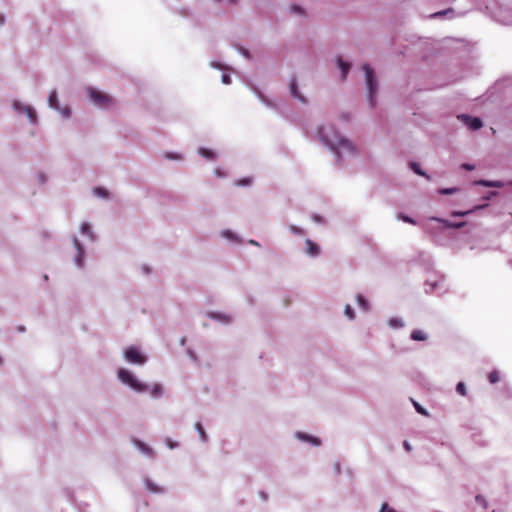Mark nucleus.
Wrapping results in <instances>:
<instances>
[{"label":"nucleus","instance_id":"obj_27","mask_svg":"<svg viewBox=\"0 0 512 512\" xmlns=\"http://www.w3.org/2000/svg\"><path fill=\"white\" fill-rule=\"evenodd\" d=\"M456 191H458V188H442L439 190V193L440 194H443V195H450V194H453L455 193Z\"/></svg>","mask_w":512,"mask_h":512},{"label":"nucleus","instance_id":"obj_16","mask_svg":"<svg viewBox=\"0 0 512 512\" xmlns=\"http://www.w3.org/2000/svg\"><path fill=\"white\" fill-rule=\"evenodd\" d=\"M478 185L485 186V187H495L500 188L503 186L502 182L500 181H488V180H479L476 182Z\"/></svg>","mask_w":512,"mask_h":512},{"label":"nucleus","instance_id":"obj_11","mask_svg":"<svg viewBox=\"0 0 512 512\" xmlns=\"http://www.w3.org/2000/svg\"><path fill=\"white\" fill-rule=\"evenodd\" d=\"M290 92H291V95L299 100L300 102L302 103H306V99L304 98V96L299 92V89H298V86H297V81L296 79H292L291 80V83H290Z\"/></svg>","mask_w":512,"mask_h":512},{"label":"nucleus","instance_id":"obj_43","mask_svg":"<svg viewBox=\"0 0 512 512\" xmlns=\"http://www.w3.org/2000/svg\"><path fill=\"white\" fill-rule=\"evenodd\" d=\"M410 337L411 339L416 340V329L411 331Z\"/></svg>","mask_w":512,"mask_h":512},{"label":"nucleus","instance_id":"obj_20","mask_svg":"<svg viewBox=\"0 0 512 512\" xmlns=\"http://www.w3.org/2000/svg\"><path fill=\"white\" fill-rule=\"evenodd\" d=\"M195 429L198 431L199 433V436H200V439L202 441H206L207 440V435H206V432L202 426V424L200 422H196L195 423Z\"/></svg>","mask_w":512,"mask_h":512},{"label":"nucleus","instance_id":"obj_24","mask_svg":"<svg viewBox=\"0 0 512 512\" xmlns=\"http://www.w3.org/2000/svg\"><path fill=\"white\" fill-rule=\"evenodd\" d=\"M357 302L363 310H368V302L362 295L357 296Z\"/></svg>","mask_w":512,"mask_h":512},{"label":"nucleus","instance_id":"obj_45","mask_svg":"<svg viewBox=\"0 0 512 512\" xmlns=\"http://www.w3.org/2000/svg\"><path fill=\"white\" fill-rule=\"evenodd\" d=\"M313 219H314L315 221H321V217H320V216H317V215H315V216L313 217Z\"/></svg>","mask_w":512,"mask_h":512},{"label":"nucleus","instance_id":"obj_46","mask_svg":"<svg viewBox=\"0 0 512 512\" xmlns=\"http://www.w3.org/2000/svg\"><path fill=\"white\" fill-rule=\"evenodd\" d=\"M249 243L252 244V245H256V246L259 245L258 242L254 241V240H250Z\"/></svg>","mask_w":512,"mask_h":512},{"label":"nucleus","instance_id":"obj_23","mask_svg":"<svg viewBox=\"0 0 512 512\" xmlns=\"http://www.w3.org/2000/svg\"><path fill=\"white\" fill-rule=\"evenodd\" d=\"M81 232L91 238L92 237V232H91V227L88 223H82L81 225Z\"/></svg>","mask_w":512,"mask_h":512},{"label":"nucleus","instance_id":"obj_44","mask_svg":"<svg viewBox=\"0 0 512 512\" xmlns=\"http://www.w3.org/2000/svg\"><path fill=\"white\" fill-rule=\"evenodd\" d=\"M418 175L426 176L425 172L418 166Z\"/></svg>","mask_w":512,"mask_h":512},{"label":"nucleus","instance_id":"obj_49","mask_svg":"<svg viewBox=\"0 0 512 512\" xmlns=\"http://www.w3.org/2000/svg\"><path fill=\"white\" fill-rule=\"evenodd\" d=\"M229 1H230L231 3H235V2H236V0H229Z\"/></svg>","mask_w":512,"mask_h":512},{"label":"nucleus","instance_id":"obj_26","mask_svg":"<svg viewBox=\"0 0 512 512\" xmlns=\"http://www.w3.org/2000/svg\"><path fill=\"white\" fill-rule=\"evenodd\" d=\"M146 485H147V488L149 491L151 492H162V489L157 487L154 483H152L151 481H147L146 482Z\"/></svg>","mask_w":512,"mask_h":512},{"label":"nucleus","instance_id":"obj_19","mask_svg":"<svg viewBox=\"0 0 512 512\" xmlns=\"http://www.w3.org/2000/svg\"><path fill=\"white\" fill-rule=\"evenodd\" d=\"M199 153L208 160H213L215 158V153L207 148H200Z\"/></svg>","mask_w":512,"mask_h":512},{"label":"nucleus","instance_id":"obj_38","mask_svg":"<svg viewBox=\"0 0 512 512\" xmlns=\"http://www.w3.org/2000/svg\"><path fill=\"white\" fill-rule=\"evenodd\" d=\"M401 218H402L404 221H406V222H409V223H411V224H415V221H414L412 218H410V217L402 216Z\"/></svg>","mask_w":512,"mask_h":512},{"label":"nucleus","instance_id":"obj_6","mask_svg":"<svg viewBox=\"0 0 512 512\" xmlns=\"http://www.w3.org/2000/svg\"><path fill=\"white\" fill-rule=\"evenodd\" d=\"M458 119H460L466 126H468L473 131L480 129L483 125L482 120L480 118L472 117L467 114L459 115Z\"/></svg>","mask_w":512,"mask_h":512},{"label":"nucleus","instance_id":"obj_32","mask_svg":"<svg viewBox=\"0 0 512 512\" xmlns=\"http://www.w3.org/2000/svg\"><path fill=\"white\" fill-rule=\"evenodd\" d=\"M379 512H396L393 508H391L387 503H383Z\"/></svg>","mask_w":512,"mask_h":512},{"label":"nucleus","instance_id":"obj_29","mask_svg":"<svg viewBox=\"0 0 512 512\" xmlns=\"http://www.w3.org/2000/svg\"><path fill=\"white\" fill-rule=\"evenodd\" d=\"M390 326L392 327H402L403 326V322L401 319H397V318H392L389 322Z\"/></svg>","mask_w":512,"mask_h":512},{"label":"nucleus","instance_id":"obj_2","mask_svg":"<svg viewBox=\"0 0 512 512\" xmlns=\"http://www.w3.org/2000/svg\"><path fill=\"white\" fill-rule=\"evenodd\" d=\"M87 93L93 101V103L100 108L108 109L112 107L115 103L114 99L110 95L102 91H99L95 88H87Z\"/></svg>","mask_w":512,"mask_h":512},{"label":"nucleus","instance_id":"obj_22","mask_svg":"<svg viewBox=\"0 0 512 512\" xmlns=\"http://www.w3.org/2000/svg\"><path fill=\"white\" fill-rule=\"evenodd\" d=\"M93 191H94V194L99 197H103V198L108 197V191L102 187H96V188H94Z\"/></svg>","mask_w":512,"mask_h":512},{"label":"nucleus","instance_id":"obj_15","mask_svg":"<svg viewBox=\"0 0 512 512\" xmlns=\"http://www.w3.org/2000/svg\"><path fill=\"white\" fill-rule=\"evenodd\" d=\"M48 104L53 109H58L59 103H58V97L56 91H51L48 97Z\"/></svg>","mask_w":512,"mask_h":512},{"label":"nucleus","instance_id":"obj_25","mask_svg":"<svg viewBox=\"0 0 512 512\" xmlns=\"http://www.w3.org/2000/svg\"><path fill=\"white\" fill-rule=\"evenodd\" d=\"M345 315L349 318V319H354L355 317V313H354V310L353 308L350 306V305H346L345 307Z\"/></svg>","mask_w":512,"mask_h":512},{"label":"nucleus","instance_id":"obj_13","mask_svg":"<svg viewBox=\"0 0 512 512\" xmlns=\"http://www.w3.org/2000/svg\"><path fill=\"white\" fill-rule=\"evenodd\" d=\"M337 64L342 71V80H345L350 70V64L348 62L343 61L342 57L337 58Z\"/></svg>","mask_w":512,"mask_h":512},{"label":"nucleus","instance_id":"obj_40","mask_svg":"<svg viewBox=\"0 0 512 512\" xmlns=\"http://www.w3.org/2000/svg\"><path fill=\"white\" fill-rule=\"evenodd\" d=\"M292 10L297 13H302V8L300 6H293Z\"/></svg>","mask_w":512,"mask_h":512},{"label":"nucleus","instance_id":"obj_48","mask_svg":"<svg viewBox=\"0 0 512 512\" xmlns=\"http://www.w3.org/2000/svg\"><path fill=\"white\" fill-rule=\"evenodd\" d=\"M411 401H412L414 407L416 408V401L414 399H411Z\"/></svg>","mask_w":512,"mask_h":512},{"label":"nucleus","instance_id":"obj_10","mask_svg":"<svg viewBox=\"0 0 512 512\" xmlns=\"http://www.w3.org/2000/svg\"><path fill=\"white\" fill-rule=\"evenodd\" d=\"M433 221H437L442 224L443 228H453V229H459L466 225V222H453L441 218H432Z\"/></svg>","mask_w":512,"mask_h":512},{"label":"nucleus","instance_id":"obj_4","mask_svg":"<svg viewBox=\"0 0 512 512\" xmlns=\"http://www.w3.org/2000/svg\"><path fill=\"white\" fill-rule=\"evenodd\" d=\"M118 377L123 383L129 385L131 388L138 392H142L146 388L144 384L140 383L137 379H135V377L129 370L120 369L118 371Z\"/></svg>","mask_w":512,"mask_h":512},{"label":"nucleus","instance_id":"obj_12","mask_svg":"<svg viewBox=\"0 0 512 512\" xmlns=\"http://www.w3.org/2000/svg\"><path fill=\"white\" fill-rule=\"evenodd\" d=\"M305 243L307 254H309L310 256H317L319 254L320 248L315 242H313L310 239H307Z\"/></svg>","mask_w":512,"mask_h":512},{"label":"nucleus","instance_id":"obj_37","mask_svg":"<svg viewBox=\"0 0 512 512\" xmlns=\"http://www.w3.org/2000/svg\"><path fill=\"white\" fill-rule=\"evenodd\" d=\"M409 166H410L411 170L416 173V162L410 161Z\"/></svg>","mask_w":512,"mask_h":512},{"label":"nucleus","instance_id":"obj_47","mask_svg":"<svg viewBox=\"0 0 512 512\" xmlns=\"http://www.w3.org/2000/svg\"><path fill=\"white\" fill-rule=\"evenodd\" d=\"M64 115H65V116H69V111H68V109H65V110H64Z\"/></svg>","mask_w":512,"mask_h":512},{"label":"nucleus","instance_id":"obj_35","mask_svg":"<svg viewBox=\"0 0 512 512\" xmlns=\"http://www.w3.org/2000/svg\"><path fill=\"white\" fill-rule=\"evenodd\" d=\"M462 168L468 171H472L475 169V166L469 163L462 164Z\"/></svg>","mask_w":512,"mask_h":512},{"label":"nucleus","instance_id":"obj_5","mask_svg":"<svg viewBox=\"0 0 512 512\" xmlns=\"http://www.w3.org/2000/svg\"><path fill=\"white\" fill-rule=\"evenodd\" d=\"M125 358L128 362L133 364H144L146 362V357L134 346H130L126 349Z\"/></svg>","mask_w":512,"mask_h":512},{"label":"nucleus","instance_id":"obj_36","mask_svg":"<svg viewBox=\"0 0 512 512\" xmlns=\"http://www.w3.org/2000/svg\"><path fill=\"white\" fill-rule=\"evenodd\" d=\"M418 414L428 415L426 409H424L421 405L418 404Z\"/></svg>","mask_w":512,"mask_h":512},{"label":"nucleus","instance_id":"obj_7","mask_svg":"<svg viewBox=\"0 0 512 512\" xmlns=\"http://www.w3.org/2000/svg\"><path fill=\"white\" fill-rule=\"evenodd\" d=\"M14 108L19 112H24L27 117L29 118L31 123H35L37 120V115L33 107L28 105H23L21 103H14Z\"/></svg>","mask_w":512,"mask_h":512},{"label":"nucleus","instance_id":"obj_41","mask_svg":"<svg viewBox=\"0 0 512 512\" xmlns=\"http://www.w3.org/2000/svg\"><path fill=\"white\" fill-rule=\"evenodd\" d=\"M166 157L169 158V159H180V156L173 155V154H167Z\"/></svg>","mask_w":512,"mask_h":512},{"label":"nucleus","instance_id":"obj_8","mask_svg":"<svg viewBox=\"0 0 512 512\" xmlns=\"http://www.w3.org/2000/svg\"><path fill=\"white\" fill-rule=\"evenodd\" d=\"M444 17H446L448 19L454 18L455 17L454 9L453 8H447L445 10H441V11L432 13V14L427 16V18H430V19H442Z\"/></svg>","mask_w":512,"mask_h":512},{"label":"nucleus","instance_id":"obj_17","mask_svg":"<svg viewBox=\"0 0 512 512\" xmlns=\"http://www.w3.org/2000/svg\"><path fill=\"white\" fill-rule=\"evenodd\" d=\"M74 243H75L76 249L78 251V254H77V257H76V263H77L78 266H81L82 265L83 255H84V251H83L82 246H81V244L79 243L78 240H75Z\"/></svg>","mask_w":512,"mask_h":512},{"label":"nucleus","instance_id":"obj_30","mask_svg":"<svg viewBox=\"0 0 512 512\" xmlns=\"http://www.w3.org/2000/svg\"><path fill=\"white\" fill-rule=\"evenodd\" d=\"M235 184L237 186H247V185L251 184V179L250 178L239 179V180L236 181Z\"/></svg>","mask_w":512,"mask_h":512},{"label":"nucleus","instance_id":"obj_21","mask_svg":"<svg viewBox=\"0 0 512 512\" xmlns=\"http://www.w3.org/2000/svg\"><path fill=\"white\" fill-rule=\"evenodd\" d=\"M488 380L491 384L497 383L500 380V375L497 370H493L488 375Z\"/></svg>","mask_w":512,"mask_h":512},{"label":"nucleus","instance_id":"obj_3","mask_svg":"<svg viewBox=\"0 0 512 512\" xmlns=\"http://www.w3.org/2000/svg\"><path fill=\"white\" fill-rule=\"evenodd\" d=\"M368 90L369 102L371 106L375 105V96L378 90V83L375 78L374 70L368 65L363 66Z\"/></svg>","mask_w":512,"mask_h":512},{"label":"nucleus","instance_id":"obj_31","mask_svg":"<svg viewBox=\"0 0 512 512\" xmlns=\"http://www.w3.org/2000/svg\"><path fill=\"white\" fill-rule=\"evenodd\" d=\"M290 231L292 233H294V234H297V235H303L304 234V232H303V230L301 228H299L297 226H294V225L290 226Z\"/></svg>","mask_w":512,"mask_h":512},{"label":"nucleus","instance_id":"obj_18","mask_svg":"<svg viewBox=\"0 0 512 512\" xmlns=\"http://www.w3.org/2000/svg\"><path fill=\"white\" fill-rule=\"evenodd\" d=\"M297 436H298V438L305 440V441H309V442L313 443L314 445L320 444V440L316 437H312V436L306 435L304 433H298Z\"/></svg>","mask_w":512,"mask_h":512},{"label":"nucleus","instance_id":"obj_28","mask_svg":"<svg viewBox=\"0 0 512 512\" xmlns=\"http://www.w3.org/2000/svg\"><path fill=\"white\" fill-rule=\"evenodd\" d=\"M456 391L462 396L466 395V386L463 382H459L456 386Z\"/></svg>","mask_w":512,"mask_h":512},{"label":"nucleus","instance_id":"obj_1","mask_svg":"<svg viewBox=\"0 0 512 512\" xmlns=\"http://www.w3.org/2000/svg\"><path fill=\"white\" fill-rule=\"evenodd\" d=\"M318 135L325 145L337 153L339 158L341 157V150L354 153L352 144L335 131L333 127H320L318 129Z\"/></svg>","mask_w":512,"mask_h":512},{"label":"nucleus","instance_id":"obj_14","mask_svg":"<svg viewBox=\"0 0 512 512\" xmlns=\"http://www.w3.org/2000/svg\"><path fill=\"white\" fill-rule=\"evenodd\" d=\"M487 205L484 204V205H478V206H475L474 208L472 209H469L467 211H453L452 212V216L454 217H463V216H466L468 214H471L472 212L476 211V210H479V209H482L484 207H486Z\"/></svg>","mask_w":512,"mask_h":512},{"label":"nucleus","instance_id":"obj_33","mask_svg":"<svg viewBox=\"0 0 512 512\" xmlns=\"http://www.w3.org/2000/svg\"><path fill=\"white\" fill-rule=\"evenodd\" d=\"M475 501L478 504L482 505L484 508L487 507L486 501H485V499L482 496H480V495L476 496Z\"/></svg>","mask_w":512,"mask_h":512},{"label":"nucleus","instance_id":"obj_9","mask_svg":"<svg viewBox=\"0 0 512 512\" xmlns=\"http://www.w3.org/2000/svg\"><path fill=\"white\" fill-rule=\"evenodd\" d=\"M441 281V277L433 275L432 278L428 279L424 284L425 292H433L440 285Z\"/></svg>","mask_w":512,"mask_h":512},{"label":"nucleus","instance_id":"obj_39","mask_svg":"<svg viewBox=\"0 0 512 512\" xmlns=\"http://www.w3.org/2000/svg\"><path fill=\"white\" fill-rule=\"evenodd\" d=\"M222 81L225 83V84H229L230 83V77L228 75H223L222 76Z\"/></svg>","mask_w":512,"mask_h":512},{"label":"nucleus","instance_id":"obj_42","mask_svg":"<svg viewBox=\"0 0 512 512\" xmlns=\"http://www.w3.org/2000/svg\"><path fill=\"white\" fill-rule=\"evenodd\" d=\"M404 447H405V449H406L407 451H411V450H412L411 445H410L407 441H405V442H404Z\"/></svg>","mask_w":512,"mask_h":512},{"label":"nucleus","instance_id":"obj_34","mask_svg":"<svg viewBox=\"0 0 512 512\" xmlns=\"http://www.w3.org/2000/svg\"><path fill=\"white\" fill-rule=\"evenodd\" d=\"M427 339V335L421 331V330H418V341H424Z\"/></svg>","mask_w":512,"mask_h":512}]
</instances>
